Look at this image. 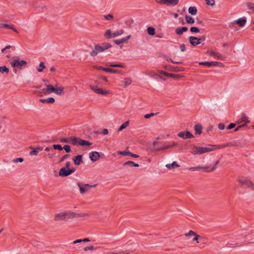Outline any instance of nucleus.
Listing matches in <instances>:
<instances>
[{"instance_id": "1", "label": "nucleus", "mask_w": 254, "mask_h": 254, "mask_svg": "<svg viewBox=\"0 0 254 254\" xmlns=\"http://www.w3.org/2000/svg\"><path fill=\"white\" fill-rule=\"evenodd\" d=\"M112 47L109 43H103L100 44H95L89 55L92 57L96 56L99 53H102Z\"/></svg>"}, {"instance_id": "2", "label": "nucleus", "mask_w": 254, "mask_h": 254, "mask_svg": "<svg viewBox=\"0 0 254 254\" xmlns=\"http://www.w3.org/2000/svg\"><path fill=\"white\" fill-rule=\"evenodd\" d=\"M216 148L214 146L209 145L206 147L193 145L191 147L190 152L193 155H201L205 153L212 151Z\"/></svg>"}, {"instance_id": "3", "label": "nucleus", "mask_w": 254, "mask_h": 254, "mask_svg": "<svg viewBox=\"0 0 254 254\" xmlns=\"http://www.w3.org/2000/svg\"><path fill=\"white\" fill-rule=\"evenodd\" d=\"M76 216V214L74 212L67 211L64 212H60L57 214L54 218L56 221H67L69 219H72Z\"/></svg>"}, {"instance_id": "4", "label": "nucleus", "mask_w": 254, "mask_h": 254, "mask_svg": "<svg viewBox=\"0 0 254 254\" xmlns=\"http://www.w3.org/2000/svg\"><path fill=\"white\" fill-rule=\"evenodd\" d=\"M9 63L13 67H17L21 69L22 66L27 65V62L25 60H20L18 57L15 56L13 59L8 61Z\"/></svg>"}, {"instance_id": "5", "label": "nucleus", "mask_w": 254, "mask_h": 254, "mask_svg": "<svg viewBox=\"0 0 254 254\" xmlns=\"http://www.w3.org/2000/svg\"><path fill=\"white\" fill-rule=\"evenodd\" d=\"M218 163V162H216V164L213 166H197L195 167H192L189 168V170L191 171H198L200 169H205V172H209L214 170L216 168V165Z\"/></svg>"}, {"instance_id": "6", "label": "nucleus", "mask_w": 254, "mask_h": 254, "mask_svg": "<svg viewBox=\"0 0 254 254\" xmlns=\"http://www.w3.org/2000/svg\"><path fill=\"white\" fill-rule=\"evenodd\" d=\"M77 186L79 188L80 193L83 194L86 192L90 188H95L97 184L93 185H90L89 184H82V183H78Z\"/></svg>"}, {"instance_id": "7", "label": "nucleus", "mask_w": 254, "mask_h": 254, "mask_svg": "<svg viewBox=\"0 0 254 254\" xmlns=\"http://www.w3.org/2000/svg\"><path fill=\"white\" fill-rule=\"evenodd\" d=\"M155 1L159 4L175 6L178 4L179 0H155Z\"/></svg>"}, {"instance_id": "8", "label": "nucleus", "mask_w": 254, "mask_h": 254, "mask_svg": "<svg viewBox=\"0 0 254 254\" xmlns=\"http://www.w3.org/2000/svg\"><path fill=\"white\" fill-rule=\"evenodd\" d=\"M93 67L98 70H102L104 71L113 73H121V71L118 69H112L108 67H104L98 65H94Z\"/></svg>"}, {"instance_id": "9", "label": "nucleus", "mask_w": 254, "mask_h": 254, "mask_svg": "<svg viewBox=\"0 0 254 254\" xmlns=\"http://www.w3.org/2000/svg\"><path fill=\"white\" fill-rule=\"evenodd\" d=\"M76 137L75 136H71L69 137L62 138L60 139V142L62 143H71L72 144L75 145Z\"/></svg>"}, {"instance_id": "10", "label": "nucleus", "mask_w": 254, "mask_h": 254, "mask_svg": "<svg viewBox=\"0 0 254 254\" xmlns=\"http://www.w3.org/2000/svg\"><path fill=\"white\" fill-rule=\"evenodd\" d=\"M177 135L184 139L193 137V134L189 131H181L178 133Z\"/></svg>"}, {"instance_id": "11", "label": "nucleus", "mask_w": 254, "mask_h": 254, "mask_svg": "<svg viewBox=\"0 0 254 254\" xmlns=\"http://www.w3.org/2000/svg\"><path fill=\"white\" fill-rule=\"evenodd\" d=\"M250 122L248 117L244 113H242L239 120L237 121V124H243L242 125H245V126Z\"/></svg>"}, {"instance_id": "12", "label": "nucleus", "mask_w": 254, "mask_h": 254, "mask_svg": "<svg viewBox=\"0 0 254 254\" xmlns=\"http://www.w3.org/2000/svg\"><path fill=\"white\" fill-rule=\"evenodd\" d=\"M56 88V87H54L52 85H47L46 88H43L42 89L41 93H43L45 94H49L51 92H55Z\"/></svg>"}, {"instance_id": "13", "label": "nucleus", "mask_w": 254, "mask_h": 254, "mask_svg": "<svg viewBox=\"0 0 254 254\" xmlns=\"http://www.w3.org/2000/svg\"><path fill=\"white\" fill-rule=\"evenodd\" d=\"M189 42L192 46H196L200 44V39L196 37L190 36L189 38Z\"/></svg>"}, {"instance_id": "14", "label": "nucleus", "mask_w": 254, "mask_h": 254, "mask_svg": "<svg viewBox=\"0 0 254 254\" xmlns=\"http://www.w3.org/2000/svg\"><path fill=\"white\" fill-rule=\"evenodd\" d=\"M89 158L90 160L95 162L98 160L100 158V155L99 152L97 151H92L90 153Z\"/></svg>"}, {"instance_id": "15", "label": "nucleus", "mask_w": 254, "mask_h": 254, "mask_svg": "<svg viewBox=\"0 0 254 254\" xmlns=\"http://www.w3.org/2000/svg\"><path fill=\"white\" fill-rule=\"evenodd\" d=\"M118 154H120V155H121L123 156L129 155L134 158L139 157V155H138L137 154H133L132 153H131L129 151H126V150L118 151Z\"/></svg>"}, {"instance_id": "16", "label": "nucleus", "mask_w": 254, "mask_h": 254, "mask_svg": "<svg viewBox=\"0 0 254 254\" xmlns=\"http://www.w3.org/2000/svg\"><path fill=\"white\" fill-rule=\"evenodd\" d=\"M158 72L159 73H160L161 75H165L167 77H172L173 78H177L180 77V75L179 74H173V73H168L165 71L163 70H158Z\"/></svg>"}, {"instance_id": "17", "label": "nucleus", "mask_w": 254, "mask_h": 254, "mask_svg": "<svg viewBox=\"0 0 254 254\" xmlns=\"http://www.w3.org/2000/svg\"><path fill=\"white\" fill-rule=\"evenodd\" d=\"M0 28H7L13 30L14 32L18 33L17 30L15 28L14 26L12 24H7L4 23L0 24Z\"/></svg>"}, {"instance_id": "18", "label": "nucleus", "mask_w": 254, "mask_h": 254, "mask_svg": "<svg viewBox=\"0 0 254 254\" xmlns=\"http://www.w3.org/2000/svg\"><path fill=\"white\" fill-rule=\"evenodd\" d=\"M77 140L76 141V145L79 144L81 146H85V145H90L92 144V143L85 140H82L81 139H80L79 138L76 137Z\"/></svg>"}, {"instance_id": "19", "label": "nucleus", "mask_w": 254, "mask_h": 254, "mask_svg": "<svg viewBox=\"0 0 254 254\" xmlns=\"http://www.w3.org/2000/svg\"><path fill=\"white\" fill-rule=\"evenodd\" d=\"M68 169L66 170L65 168H62L60 169L59 175L61 177H66L70 175Z\"/></svg>"}, {"instance_id": "20", "label": "nucleus", "mask_w": 254, "mask_h": 254, "mask_svg": "<svg viewBox=\"0 0 254 254\" xmlns=\"http://www.w3.org/2000/svg\"><path fill=\"white\" fill-rule=\"evenodd\" d=\"M82 155H78L76 156L73 158V161L75 165H79L82 161Z\"/></svg>"}, {"instance_id": "21", "label": "nucleus", "mask_w": 254, "mask_h": 254, "mask_svg": "<svg viewBox=\"0 0 254 254\" xmlns=\"http://www.w3.org/2000/svg\"><path fill=\"white\" fill-rule=\"evenodd\" d=\"M188 30L186 27H177L175 30V32L177 35H181L185 32L187 31Z\"/></svg>"}, {"instance_id": "22", "label": "nucleus", "mask_w": 254, "mask_h": 254, "mask_svg": "<svg viewBox=\"0 0 254 254\" xmlns=\"http://www.w3.org/2000/svg\"><path fill=\"white\" fill-rule=\"evenodd\" d=\"M177 145V144L176 143L173 142L172 145H164V147H161V148H155L153 149V150L161 151V150H163L172 148L174 146H176Z\"/></svg>"}, {"instance_id": "23", "label": "nucleus", "mask_w": 254, "mask_h": 254, "mask_svg": "<svg viewBox=\"0 0 254 254\" xmlns=\"http://www.w3.org/2000/svg\"><path fill=\"white\" fill-rule=\"evenodd\" d=\"M40 101L42 103L53 104L55 102V100L53 97H49L46 99H41Z\"/></svg>"}, {"instance_id": "24", "label": "nucleus", "mask_w": 254, "mask_h": 254, "mask_svg": "<svg viewBox=\"0 0 254 254\" xmlns=\"http://www.w3.org/2000/svg\"><path fill=\"white\" fill-rule=\"evenodd\" d=\"M247 22V18L246 17H243L238 19L236 20V22L240 26H243Z\"/></svg>"}, {"instance_id": "25", "label": "nucleus", "mask_w": 254, "mask_h": 254, "mask_svg": "<svg viewBox=\"0 0 254 254\" xmlns=\"http://www.w3.org/2000/svg\"><path fill=\"white\" fill-rule=\"evenodd\" d=\"M195 133L196 134H200L202 133V126L200 124H196L194 127Z\"/></svg>"}, {"instance_id": "26", "label": "nucleus", "mask_w": 254, "mask_h": 254, "mask_svg": "<svg viewBox=\"0 0 254 254\" xmlns=\"http://www.w3.org/2000/svg\"><path fill=\"white\" fill-rule=\"evenodd\" d=\"M133 251H134V249H131V250H129V251H119V252H108L107 253V254H128L129 253L133 252Z\"/></svg>"}, {"instance_id": "27", "label": "nucleus", "mask_w": 254, "mask_h": 254, "mask_svg": "<svg viewBox=\"0 0 254 254\" xmlns=\"http://www.w3.org/2000/svg\"><path fill=\"white\" fill-rule=\"evenodd\" d=\"M55 93L58 95H64V87L62 86L56 87Z\"/></svg>"}, {"instance_id": "28", "label": "nucleus", "mask_w": 254, "mask_h": 254, "mask_svg": "<svg viewBox=\"0 0 254 254\" xmlns=\"http://www.w3.org/2000/svg\"><path fill=\"white\" fill-rule=\"evenodd\" d=\"M127 166H129L130 167H138L139 165L138 164L134 163L133 161H128L125 162L123 164L124 167H126Z\"/></svg>"}, {"instance_id": "29", "label": "nucleus", "mask_w": 254, "mask_h": 254, "mask_svg": "<svg viewBox=\"0 0 254 254\" xmlns=\"http://www.w3.org/2000/svg\"><path fill=\"white\" fill-rule=\"evenodd\" d=\"M166 167L168 169H172L179 167V165L177 164V163L176 162L174 161L172 164H166Z\"/></svg>"}, {"instance_id": "30", "label": "nucleus", "mask_w": 254, "mask_h": 254, "mask_svg": "<svg viewBox=\"0 0 254 254\" xmlns=\"http://www.w3.org/2000/svg\"><path fill=\"white\" fill-rule=\"evenodd\" d=\"M189 12L191 15H195L197 13V8L195 6H190L188 9Z\"/></svg>"}, {"instance_id": "31", "label": "nucleus", "mask_w": 254, "mask_h": 254, "mask_svg": "<svg viewBox=\"0 0 254 254\" xmlns=\"http://www.w3.org/2000/svg\"><path fill=\"white\" fill-rule=\"evenodd\" d=\"M109 93H110V91L109 90H104V89H103L102 88H100L98 89V91L97 92V94L103 95H107Z\"/></svg>"}, {"instance_id": "32", "label": "nucleus", "mask_w": 254, "mask_h": 254, "mask_svg": "<svg viewBox=\"0 0 254 254\" xmlns=\"http://www.w3.org/2000/svg\"><path fill=\"white\" fill-rule=\"evenodd\" d=\"M104 36L106 39H110L113 37V33L112 34L111 30L110 29H108L105 32Z\"/></svg>"}, {"instance_id": "33", "label": "nucleus", "mask_w": 254, "mask_h": 254, "mask_svg": "<svg viewBox=\"0 0 254 254\" xmlns=\"http://www.w3.org/2000/svg\"><path fill=\"white\" fill-rule=\"evenodd\" d=\"M185 19H186L187 23H188L189 24H193L194 23V19L190 16L186 15L185 16Z\"/></svg>"}, {"instance_id": "34", "label": "nucleus", "mask_w": 254, "mask_h": 254, "mask_svg": "<svg viewBox=\"0 0 254 254\" xmlns=\"http://www.w3.org/2000/svg\"><path fill=\"white\" fill-rule=\"evenodd\" d=\"M107 65L110 67H121L123 68L124 67V65L121 64H113L111 63H108Z\"/></svg>"}, {"instance_id": "35", "label": "nucleus", "mask_w": 254, "mask_h": 254, "mask_svg": "<svg viewBox=\"0 0 254 254\" xmlns=\"http://www.w3.org/2000/svg\"><path fill=\"white\" fill-rule=\"evenodd\" d=\"M131 82H132V81L129 78H125L124 81V85H123V86L124 87H125L126 86L129 85L130 84H131Z\"/></svg>"}, {"instance_id": "36", "label": "nucleus", "mask_w": 254, "mask_h": 254, "mask_svg": "<svg viewBox=\"0 0 254 254\" xmlns=\"http://www.w3.org/2000/svg\"><path fill=\"white\" fill-rule=\"evenodd\" d=\"M9 69L5 65L0 66V72L2 73L4 72L8 73L9 72Z\"/></svg>"}, {"instance_id": "37", "label": "nucleus", "mask_w": 254, "mask_h": 254, "mask_svg": "<svg viewBox=\"0 0 254 254\" xmlns=\"http://www.w3.org/2000/svg\"><path fill=\"white\" fill-rule=\"evenodd\" d=\"M128 124H129V121H127V122H125L121 126V127H119L118 130L119 131H120L122 130L123 129L126 128L127 127Z\"/></svg>"}, {"instance_id": "38", "label": "nucleus", "mask_w": 254, "mask_h": 254, "mask_svg": "<svg viewBox=\"0 0 254 254\" xmlns=\"http://www.w3.org/2000/svg\"><path fill=\"white\" fill-rule=\"evenodd\" d=\"M147 32L150 35H154L155 34V29L152 27H149L147 28Z\"/></svg>"}, {"instance_id": "39", "label": "nucleus", "mask_w": 254, "mask_h": 254, "mask_svg": "<svg viewBox=\"0 0 254 254\" xmlns=\"http://www.w3.org/2000/svg\"><path fill=\"white\" fill-rule=\"evenodd\" d=\"M46 68V66L44 65V62H41L39 64V68L37 69L38 72H41L43 71V69Z\"/></svg>"}, {"instance_id": "40", "label": "nucleus", "mask_w": 254, "mask_h": 254, "mask_svg": "<svg viewBox=\"0 0 254 254\" xmlns=\"http://www.w3.org/2000/svg\"><path fill=\"white\" fill-rule=\"evenodd\" d=\"M124 32V30L123 29H121L120 30L117 31L113 33V37H116L118 36L121 35Z\"/></svg>"}, {"instance_id": "41", "label": "nucleus", "mask_w": 254, "mask_h": 254, "mask_svg": "<svg viewBox=\"0 0 254 254\" xmlns=\"http://www.w3.org/2000/svg\"><path fill=\"white\" fill-rule=\"evenodd\" d=\"M247 7L252 10V12L254 13V4L251 2H248L247 3Z\"/></svg>"}, {"instance_id": "42", "label": "nucleus", "mask_w": 254, "mask_h": 254, "mask_svg": "<svg viewBox=\"0 0 254 254\" xmlns=\"http://www.w3.org/2000/svg\"><path fill=\"white\" fill-rule=\"evenodd\" d=\"M32 245H34L35 247H37V248H42L43 246V243L36 241H34L32 243Z\"/></svg>"}, {"instance_id": "43", "label": "nucleus", "mask_w": 254, "mask_h": 254, "mask_svg": "<svg viewBox=\"0 0 254 254\" xmlns=\"http://www.w3.org/2000/svg\"><path fill=\"white\" fill-rule=\"evenodd\" d=\"M97 249L96 248L93 247V246H88V247H85L83 250L85 252H87L88 251H93V250H96Z\"/></svg>"}, {"instance_id": "44", "label": "nucleus", "mask_w": 254, "mask_h": 254, "mask_svg": "<svg viewBox=\"0 0 254 254\" xmlns=\"http://www.w3.org/2000/svg\"><path fill=\"white\" fill-rule=\"evenodd\" d=\"M212 62H201L199 63V64L207 66L208 67H211L212 66Z\"/></svg>"}, {"instance_id": "45", "label": "nucleus", "mask_w": 254, "mask_h": 254, "mask_svg": "<svg viewBox=\"0 0 254 254\" xmlns=\"http://www.w3.org/2000/svg\"><path fill=\"white\" fill-rule=\"evenodd\" d=\"M190 31L192 33H197L200 32L199 29L196 27H192L190 28Z\"/></svg>"}, {"instance_id": "46", "label": "nucleus", "mask_w": 254, "mask_h": 254, "mask_svg": "<svg viewBox=\"0 0 254 254\" xmlns=\"http://www.w3.org/2000/svg\"><path fill=\"white\" fill-rule=\"evenodd\" d=\"M196 235V233L193 231L192 230H190L188 233L185 234L186 237H190V236H194V235Z\"/></svg>"}, {"instance_id": "47", "label": "nucleus", "mask_w": 254, "mask_h": 254, "mask_svg": "<svg viewBox=\"0 0 254 254\" xmlns=\"http://www.w3.org/2000/svg\"><path fill=\"white\" fill-rule=\"evenodd\" d=\"M158 114V112L154 113H151L150 114H145L144 116V118L146 119L150 118L151 117L154 116V115H157Z\"/></svg>"}, {"instance_id": "48", "label": "nucleus", "mask_w": 254, "mask_h": 254, "mask_svg": "<svg viewBox=\"0 0 254 254\" xmlns=\"http://www.w3.org/2000/svg\"><path fill=\"white\" fill-rule=\"evenodd\" d=\"M104 17L107 20H111L113 18V15L112 14H109L108 15H105Z\"/></svg>"}, {"instance_id": "49", "label": "nucleus", "mask_w": 254, "mask_h": 254, "mask_svg": "<svg viewBox=\"0 0 254 254\" xmlns=\"http://www.w3.org/2000/svg\"><path fill=\"white\" fill-rule=\"evenodd\" d=\"M63 148L66 153H69L71 151L70 146L69 145H65Z\"/></svg>"}, {"instance_id": "50", "label": "nucleus", "mask_w": 254, "mask_h": 254, "mask_svg": "<svg viewBox=\"0 0 254 254\" xmlns=\"http://www.w3.org/2000/svg\"><path fill=\"white\" fill-rule=\"evenodd\" d=\"M89 87H90V89L94 91L96 93H97L98 89L99 88L97 87V86L94 85H90Z\"/></svg>"}, {"instance_id": "51", "label": "nucleus", "mask_w": 254, "mask_h": 254, "mask_svg": "<svg viewBox=\"0 0 254 254\" xmlns=\"http://www.w3.org/2000/svg\"><path fill=\"white\" fill-rule=\"evenodd\" d=\"M53 147L55 149H58L59 150H62L63 149V148L60 144H54L53 145Z\"/></svg>"}, {"instance_id": "52", "label": "nucleus", "mask_w": 254, "mask_h": 254, "mask_svg": "<svg viewBox=\"0 0 254 254\" xmlns=\"http://www.w3.org/2000/svg\"><path fill=\"white\" fill-rule=\"evenodd\" d=\"M206 3L207 5L213 6L215 4L214 0H205Z\"/></svg>"}, {"instance_id": "53", "label": "nucleus", "mask_w": 254, "mask_h": 254, "mask_svg": "<svg viewBox=\"0 0 254 254\" xmlns=\"http://www.w3.org/2000/svg\"><path fill=\"white\" fill-rule=\"evenodd\" d=\"M38 153V150H36L35 149H33L32 151L29 152L30 155H37Z\"/></svg>"}, {"instance_id": "54", "label": "nucleus", "mask_w": 254, "mask_h": 254, "mask_svg": "<svg viewBox=\"0 0 254 254\" xmlns=\"http://www.w3.org/2000/svg\"><path fill=\"white\" fill-rule=\"evenodd\" d=\"M208 53H209V55L211 56L218 57V54L214 51H208Z\"/></svg>"}, {"instance_id": "55", "label": "nucleus", "mask_w": 254, "mask_h": 254, "mask_svg": "<svg viewBox=\"0 0 254 254\" xmlns=\"http://www.w3.org/2000/svg\"><path fill=\"white\" fill-rule=\"evenodd\" d=\"M200 236L198 235V234H197L196 233V235H194V238H193L192 239V241H196L197 243H199V242H198V239L199 238H200Z\"/></svg>"}, {"instance_id": "56", "label": "nucleus", "mask_w": 254, "mask_h": 254, "mask_svg": "<svg viewBox=\"0 0 254 254\" xmlns=\"http://www.w3.org/2000/svg\"><path fill=\"white\" fill-rule=\"evenodd\" d=\"M130 36L128 35L125 38H123L121 39V40L122 41V43H126L128 39H130Z\"/></svg>"}, {"instance_id": "57", "label": "nucleus", "mask_w": 254, "mask_h": 254, "mask_svg": "<svg viewBox=\"0 0 254 254\" xmlns=\"http://www.w3.org/2000/svg\"><path fill=\"white\" fill-rule=\"evenodd\" d=\"M23 159L22 158H17L13 159V162L14 163L17 162H22L23 161Z\"/></svg>"}, {"instance_id": "58", "label": "nucleus", "mask_w": 254, "mask_h": 254, "mask_svg": "<svg viewBox=\"0 0 254 254\" xmlns=\"http://www.w3.org/2000/svg\"><path fill=\"white\" fill-rule=\"evenodd\" d=\"M236 125V124L235 123H231L226 128L227 129H232L233 128H234V127H235Z\"/></svg>"}, {"instance_id": "59", "label": "nucleus", "mask_w": 254, "mask_h": 254, "mask_svg": "<svg viewBox=\"0 0 254 254\" xmlns=\"http://www.w3.org/2000/svg\"><path fill=\"white\" fill-rule=\"evenodd\" d=\"M68 157H69V155L68 154H65V155H64L61 158V159H60L59 162H62L64 161V160H65L66 159H67Z\"/></svg>"}, {"instance_id": "60", "label": "nucleus", "mask_w": 254, "mask_h": 254, "mask_svg": "<svg viewBox=\"0 0 254 254\" xmlns=\"http://www.w3.org/2000/svg\"><path fill=\"white\" fill-rule=\"evenodd\" d=\"M249 187H252L253 189H254V184L249 180L247 181V184H246Z\"/></svg>"}, {"instance_id": "61", "label": "nucleus", "mask_w": 254, "mask_h": 254, "mask_svg": "<svg viewBox=\"0 0 254 254\" xmlns=\"http://www.w3.org/2000/svg\"><path fill=\"white\" fill-rule=\"evenodd\" d=\"M248 181V180H239V182L241 185H246V184H247Z\"/></svg>"}, {"instance_id": "62", "label": "nucleus", "mask_w": 254, "mask_h": 254, "mask_svg": "<svg viewBox=\"0 0 254 254\" xmlns=\"http://www.w3.org/2000/svg\"><path fill=\"white\" fill-rule=\"evenodd\" d=\"M212 63V66H220L221 64V63H219L217 62H211Z\"/></svg>"}, {"instance_id": "63", "label": "nucleus", "mask_w": 254, "mask_h": 254, "mask_svg": "<svg viewBox=\"0 0 254 254\" xmlns=\"http://www.w3.org/2000/svg\"><path fill=\"white\" fill-rule=\"evenodd\" d=\"M180 50L182 52H184L186 51V47L185 44H182L180 45Z\"/></svg>"}, {"instance_id": "64", "label": "nucleus", "mask_w": 254, "mask_h": 254, "mask_svg": "<svg viewBox=\"0 0 254 254\" xmlns=\"http://www.w3.org/2000/svg\"><path fill=\"white\" fill-rule=\"evenodd\" d=\"M114 42L117 45H120L121 44H122V41L121 40V39L114 40Z\"/></svg>"}]
</instances>
